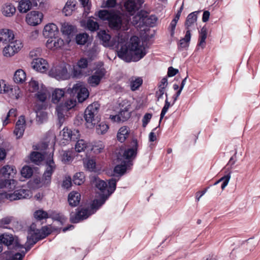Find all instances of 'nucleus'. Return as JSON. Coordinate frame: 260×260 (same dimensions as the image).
I'll return each mask as SVG.
<instances>
[{
    "mask_svg": "<svg viewBox=\"0 0 260 260\" xmlns=\"http://www.w3.org/2000/svg\"><path fill=\"white\" fill-rule=\"evenodd\" d=\"M113 12H109L107 10H100L98 12V16L103 20H108L109 21L110 18Z\"/></svg>",
    "mask_w": 260,
    "mask_h": 260,
    "instance_id": "obj_49",
    "label": "nucleus"
},
{
    "mask_svg": "<svg viewBox=\"0 0 260 260\" xmlns=\"http://www.w3.org/2000/svg\"><path fill=\"white\" fill-rule=\"evenodd\" d=\"M133 147L127 149H120L117 154V159L119 161L131 165V161L136 157L137 154L138 143L135 140L133 141Z\"/></svg>",
    "mask_w": 260,
    "mask_h": 260,
    "instance_id": "obj_4",
    "label": "nucleus"
},
{
    "mask_svg": "<svg viewBox=\"0 0 260 260\" xmlns=\"http://www.w3.org/2000/svg\"><path fill=\"white\" fill-rule=\"evenodd\" d=\"M32 169L28 166L23 167L21 171V175L26 178H30L32 176Z\"/></svg>",
    "mask_w": 260,
    "mask_h": 260,
    "instance_id": "obj_50",
    "label": "nucleus"
},
{
    "mask_svg": "<svg viewBox=\"0 0 260 260\" xmlns=\"http://www.w3.org/2000/svg\"><path fill=\"white\" fill-rule=\"evenodd\" d=\"M41 49L40 48H37L32 50L29 54V56L30 58L34 59V58H38V57L41 55Z\"/></svg>",
    "mask_w": 260,
    "mask_h": 260,
    "instance_id": "obj_56",
    "label": "nucleus"
},
{
    "mask_svg": "<svg viewBox=\"0 0 260 260\" xmlns=\"http://www.w3.org/2000/svg\"><path fill=\"white\" fill-rule=\"evenodd\" d=\"M56 111L59 125H61L65 120V115L68 111L62 107L61 105L57 106Z\"/></svg>",
    "mask_w": 260,
    "mask_h": 260,
    "instance_id": "obj_27",
    "label": "nucleus"
},
{
    "mask_svg": "<svg viewBox=\"0 0 260 260\" xmlns=\"http://www.w3.org/2000/svg\"><path fill=\"white\" fill-rule=\"evenodd\" d=\"M86 27L90 31H94L98 29L99 25L96 21L89 19L86 22Z\"/></svg>",
    "mask_w": 260,
    "mask_h": 260,
    "instance_id": "obj_48",
    "label": "nucleus"
},
{
    "mask_svg": "<svg viewBox=\"0 0 260 260\" xmlns=\"http://www.w3.org/2000/svg\"><path fill=\"white\" fill-rule=\"evenodd\" d=\"M51 73L58 80H64L69 77L67 67L64 64L56 66L52 70Z\"/></svg>",
    "mask_w": 260,
    "mask_h": 260,
    "instance_id": "obj_12",
    "label": "nucleus"
},
{
    "mask_svg": "<svg viewBox=\"0 0 260 260\" xmlns=\"http://www.w3.org/2000/svg\"><path fill=\"white\" fill-rule=\"evenodd\" d=\"M199 13V11H195L189 14L187 17L186 21H185V28L187 30L189 29V27L194 25L197 20V14Z\"/></svg>",
    "mask_w": 260,
    "mask_h": 260,
    "instance_id": "obj_25",
    "label": "nucleus"
},
{
    "mask_svg": "<svg viewBox=\"0 0 260 260\" xmlns=\"http://www.w3.org/2000/svg\"><path fill=\"white\" fill-rule=\"evenodd\" d=\"M28 234L27 237V243L30 245V246H33L39 240L45 238L49 235V232L46 233L41 234L40 230L36 229L35 225L33 224L30 227Z\"/></svg>",
    "mask_w": 260,
    "mask_h": 260,
    "instance_id": "obj_8",
    "label": "nucleus"
},
{
    "mask_svg": "<svg viewBox=\"0 0 260 260\" xmlns=\"http://www.w3.org/2000/svg\"><path fill=\"white\" fill-rule=\"evenodd\" d=\"M72 75L74 78H80L83 76H86V73L83 72L82 69L78 68L74 69Z\"/></svg>",
    "mask_w": 260,
    "mask_h": 260,
    "instance_id": "obj_59",
    "label": "nucleus"
},
{
    "mask_svg": "<svg viewBox=\"0 0 260 260\" xmlns=\"http://www.w3.org/2000/svg\"><path fill=\"white\" fill-rule=\"evenodd\" d=\"M15 182L13 179H0V189L4 187L14 189Z\"/></svg>",
    "mask_w": 260,
    "mask_h": 260,
    "instance_id": "obj_37",
    "label": "nucleus"
},
{
    "mask_svg": "<svg viewBox=\"0 0 260 260\" xmlns=\"http://www.w3.org/2000/svg\"><path fill=\"white\" fill-rule=\"evenodd\" d=\"M118 180L115 178H112L109 180L108 185H107V192L104 193V198L102 202L100 203L98 207L101 206L108 198V197L115 190L116 188V182Z\"/></svg>",
    "mask_w": 260,
    "mask_h": 260,
    "instance_id": "obj_17",
    "label": "nucleus"
},
{
    "mask_svg": "<svg viewBox=\"0 0 260 260\" xmlns=\"http://www.w3.org/2000/svg\"><path fill=\"white\" fill-rule=\"evenodd\" d=\"M106 71L104 69H99L87 80L88 83L92 87L98 86L102 79L105 75Z\"/></svg>",
    "mask_w": 260,
    "mask_h": 260,
    "instance_id": "obj_10",
    "label": "nucleus"
},
{
    "mask_svg": "<svg viewBox=\"0 0 260 260\" xmlns=\"http://www.w3.org/2000/svg\"><path fill=\"white\" fill-rule=\"evenodd\" d=\"M108 128V125L105 122H102L97 125L96 132L99 134H103L107 131Z\"/></svg>",
    "mask_w": 260,
    "mask_h": 260,
    "instance_id": "obj_51",
    "label": "nucleus"
},
{
    "mask_svg": "<svg viewBox=\"0 0 260 260\" xmlns=\"http://www.w3.org/2000/svg\"><path fill=\"white\" fill-rule=\"evenodd\" d=\"M230 174H229L227 175H225L224 177H222L218 181L215 182L214 183V185H216L220 182L223 181V183L221 186V189L223 190L224 189V188L226 186V185H228L229 181L230 180Z\"/></svg>",
    "mask_w": 260,
    "mask_h": 260,
    "instance_id": "obj_54",
    "label": "nucleus"
},
{
    "mask_svg": "<svg viewBox=\"0 0 260 260\" xmlns=\"http://www.w3.org/2000/svg\"><path fill=\"white\" fill-rule=\"evenodd\" d=\"M144 3V0H126L124 4V7L127 12L131 15H133L141 8Z\"/></svg>",
    "mask_w": 260,
    "mask_h": 260,
    "instance_id": "obj_11",
    "label": "nucleus"
},
{
    "mask_svg": "<svg viewBox=\"0 0 260 260\" xmlns=\"http://www.w3.org/2000/svg\"><path fill=\"white\" fill-rule=\"evenodd\" d=\"M134 19H135V21H136V24L138 22V19L139 20H140L142 19V21L143 22L145 23L147 25L150 26H153L157 21V18L154 15H151L149 17H147V16H143L142 18L140 15H138L134 17Z\"/></svg>",
    "mask_w": 260,
    "mask_h": 260,
    "instance_id": "obj_22",
    "label": "nucleus"
},
{
    "mask_svg": "<svg viewBox=\"0 0 260 260\" xmlns=\"http://www.w3.org/2000/svg\"><path fill=\"white\" fill-rule=\"evenodd\" d=\"M42 18L43 14L42 13L34 11L27 14L26 21L28 24L35 26L40 23Z\"/></svg>",
    "mask_w": 260,
    "mask_h": 260,
    "instance_id": "obj_13",
    "label": "nucleus"
},
{
    "mask_svg": "<svg viewBox=\"0 0 260 260\" xmlns=\"http://www.w3.org/2000/svg\"><path fill=\"white\" fill-rule=\"evenodd\" d=\"M109 27L114 30H119L123 27V30H127L126 25L128 23L127 20L122 19V15L119 12H113L108 21Z\"/></svg>",
    "mask_w": 260,
    "mask_h": 260,
    "instance_id": "obj_6",
    "label": "nucleus"
},
{
    "mask_svg": "<svg viewBox=\"0 0 260 260\" xmlns=\"http://www.w3.org/2000/svg\"><path fill=\"white\" fill-rule=\"evenodd\" d=\"M152 117V114L150 113H146L144 116L143 119H142V122H143V126L146 127L150 120L151 119Z\"/></svg>",
    "mask_w": 260,
    "mask_h": 260,
    "instance_id": "obj_64",
    "label": "nucleus"
},
{
    "mask_svg": "<svg viewBox=\"0 0 260 260\" xmlns=\"http://www.w3.org/2000/svg\"><path fill=\"white\" fill-rule=\"evenodd\" d=\"M46 165L47 168L44 174L47 175H52L53 172H54L55 169V165L52 159V155L51 156H50L48 159L47 160Z\"/></svg>",
    "mask_w": 260,
    "mask_h": 260,
    "instance_id": "obj_36",
    "label": "nucleus"
},
{
    "mask_svg": "<svg viewBox=\"0 0 260 260\" xmlns=\"http://www.w3.org/2000/svg\"><path fill=\"white\" fill-rule=\"evenodd\" d=\"M64 95V91L61 89H56L53 92L52 95V102L54 104H57L60 102Z\"/></svg>",
    "mask_w": 260,
    "mask_h": 260,
    "instance_id": "obj_29",
    "label": "nucleus"
},
{
    "mask_svg": "<svg viewBox=\"0 0 260 260\" xmlns=\"http://www.w3.org/2000/svg\"><path fill=\"white\" fill-rule=\"evenodd\" d=\"M191 34L190 30H187L186 32L185 37L180 40L178 47L179 48H186L188 46L189 42L190 40Z\"/></svg>",
    "mask_w": 260,
    "mask_h": 260,
    "instance_id": "obj_38",
    "label": "nucleus"
},
{
    "mask_svg": "<svg viewBox=\"0 0 260 260\" xmlns=\"http://www.w3.org/2000/svg\"><path fill=\"white\" fill-rule=\"evenodd\" d=\"M61 31L63 35H73L76 31L75 27L67 22L61 23Z\"/></svg>",
    "mask_w": 260,
    "mask_h": 260,
    "instance_id": "obj_23",
    "label": "nucleus"
},
{
    "mask_svg": "<svg viewBox=\"0 0 260 260\" xmlns=\"http://www.w3.org/2000/svg\"><path fill=\"white\" fill-rule=\"evenodd\" d=\"M26 79V74L21 69L17 70L14 76V81L17 83H23Z\"/></svg>",
    "mask_w": 260,
    "mask_h": 260,
    "instance_id": "obj_31",
    "label": "nucleus"
},
{
    "mask_svg": "<svg viewBox=\"0 0 260 260\" xmlns=\"http://www.w3.org/2000/svg\"><path fill=\"white\" fill-rule=\"evenodd\" d=\"M121 122H124L127 120L130 117V113L128 111L127 108L121 110L119 113Z\"/></svg>",
    "mask_w": 260,
    "mask_h": 260,
    "instance_id": "obj_52",
    "label": "nucleus"
},
{
    "mask_svg": "<svg viewBox=\"0 0 260 260\" xmlns=\"http://www.w3.org/2000/svg\"><path fill=\"white\" fill-rule=\"evenodd\" d=\"M25 252L16 253L10 256V260H22L24 257Z\"/></svg>",
    "mask_w": 260,
    "mask_h": 260,
    "instance_id": "obj_62",
    "label": "nucleus"
},
{
    "mask_svg": "<svg viewBox=\"0 0 260 260\" xmlns=\"http://www.w3.org/2000/svg\"><path fill=\"white\" fill-rule=\"evenodd\" d=\"M207 28L205 26H204L200 31L199 43L198 45V46L201 47L202 49L205 47V40L207 38Z\"/></svg>",
    "mask_w": 260,
    "mask_h": 260,
    "instance_id": "obj_35",
    "label": "nucleus"
},
{
    "mask_svg": "<svg viewBox=\"0 0 260 260\" xmlns=\"http://www.w3.org/2000/svg\"><path fill=\"white\" fill-rule=\"evenodd\" d=\"M37 113V120L40 123H43V121L47 118V113L45 112L38 111Z\"/></svg>",
    "mask_w": 260,
    "mask_h": 260,
    "instance_id": "obj_57",
    "label": "nucleus"
},
{
    "mask_svg": "<svg viewBox=\"0 0 260 260\" xmlns=\"http://www.w3.org/2000/svg\"><path fill=\"white\" fill-rule=\"evenodd\" d=\"M16 170L14 167L10 165L4 166L0 170V173L5 178H10V176L15 174Z\"/></svg>",
    "mask_w": 260,
    "mask_h": 260,
    "instance_id": "obj_28",
    "label": "nucleus"
},
{
    "mask_svg": "<svg viewBox=\"0 0 260 260\" xmlns=\"http://www.w3.org/2000/svg\"><path fill=\"white\" fill-rule=\"evenodd\" d=\"M34 217L39 220L46 219L49 218V213L43 210H39L34 213Z\"/></svg>",
    "mask_w": 260,
    "mask_h": 260,
    "instance_id": "obj_44",
    "label": "nucleus"
},
{
    "mask_svg": "<svg viewBox=\"0 0 260 260\" xmlns=\"http://www.w3.org/2000/svg\"><path fill=\"white\" fill-rule=\"evenodd\" d=\"M19 89L18 88H14V89L11 88L9 89L8 87H6V85L4 81L0 80V93H8L9 95L10 93L9 92L12 93L13 95L11 96L12 98H15L16 99H18L19 98Z\"/></svg>",
    "mask_w": 260,
    "mask_h": 260,
    "instance_id": "obj_18",
    "label": "nucleus"
},
{
    "mask_svg": "<svg viewBox=\"0 0 260 260\" xmlns=\"http://www.w3.org/2000/svg\"><path fill=\"white\" fill-rule=\"evenodd\" d=\"M84 167L89 171L96 172V162L92 158L87 157L83 159Z\"/></svg>",
    "mask_w": 260,
    "mask_h": 260,
    "instance_id": "obj_26",
    "label": "nucleus"
},
{
    "mask_svg": "<svg viewBox=\"0 0 260 260\" xmlns=\"http://www.w3.org/2000/svg\"><path fill=\"white\" fill-rule=\"evenodd\" d=\"M98 36L105 47H118L120 45L121 48L118 51V56L126 62L137 61L146 54L145 48L138 37H131L128 46H126L122 45L125 41V38L120 34L113 40H111L110 35L105 30H100Z\"/></svg>",
    "mask_w": 260,
    "mask_h": 260,
    "instance_id": "obj_1",
    "label": "nucleus"
},
{
    "mask_svg": "<svg viewBox=\"0 0 260 260\" xmlns=\"http://www.w3.org/2000/svg\"><path fill=\"white\" fill-rule=\"evenodd\" d=\"M90 146H88V144L82 139L79 140L75 145V150L78 152L85 151L88 149Z\"/></svg>",
    "mask_w": 260,
    "mask_h": 260,
    "instance_id": "obj_40",
    "label": "nucleus"
},
{
    "mask_svg": "<svg viewBox=\"0 0 260 260\" xmlns=\"http://www.w3.org/2000/svg\"><path fill=\"white\" fill-rule=\"evenodd\" d=\"M104 146L102 142H99L97 144L93 146L92 148H90L89 149H92L93 152L95 153H101L102 150L104 149Z\"/></svg>",
    "mask_w": 260,
    "mask_h": 260,
    "instance_id": "obj_60",
    "label": "nucleus"
},
{
    "mask_svg": "<svg viewBox=\"0 0 260 260\" xmlns=\"http://www.w3.org/2000/svg\"><path fill=\"white\" fill-rule=\"evenodd\" d=\"M58 33V28L56 24L51 23L46 25L44 28L43 34L46 38L55 37Z\"/></svg>",
    "mask_w": 260,
    "mask_h": 260,
    "instance_id": "obj_16",
    "label": "nucleus"
},
{
    "mask_svg": "<svg viewBox=\"0 0 260 260\" xmlns=\"http://www.w3.org/2000/svg\"><path fill=\"white\" fill-rule=\"evenodd\" d=\"M32 68L37 71L44 73L49 69L47 62L42 58H34L31 62Z\"/></svg>",
    "mask_w": 260,
    "mask_h": 260,
    "instance_id": "obj_14",
    "label": "nucleus"
},
{
    "mask_svg": "<svg viewBox=\"0 0 260 260\" xmlns=\"http://www.w3.org/2000/svg\"><path fill=\"white\" fill-rule=\"evenodd\" d=\"M24 126H19L15 125V128L14 131V134L17 137V138H20L23 134L24 131Z\"/></svg>",
    "mask_w": 260,
    "mask_h": 260,
    "instance_id": "obj_58",
    "label": "nucleus"
},
{
    "mask_svg": "<svg viewBox=\"0 0 260 260\" xmlns=\"http://www.w3.org/2000/svg\"><path fill=\"white\" fill-rule=\"evenodd\" d=\"M43 159L42 154L39 152H33L30 155V160L36 164H38Z\"/></svg>",
    "mask_w": 260,
    "mask_h": 260,
    "instance_id": "obj_47",
    "label": "nucleus"
},
{
    "mask_svg": "<svg viewBox=\"0 0 260 260\" xmlns=\"http://www.w3.org/2000/svg\"><path fill=\"white\" fill-rule=\"evenodd\" d=\"M62 138L67 141H76L79 137V132L77 129L71 130L64 128L60 132Z\"/></svg>",
    "mask_w": 260,
    "mask_h": 260,
    "instance_id": "obj_15",
    "label": "nucleus"
},
{
    "mask_svg": "<svg viewBox=\"0 0 260 260\" xmlns=\"http://www.w3.org/2000/svg\"><path fill=\"white\" fill-rule=\"evenodd\" d=\"M48 94L49 92L46 89H42L38 92L36 97L40 101L43 102L47 99Z\"/></svg>",
    "mask_w": 260,
    "mask_h": 260,
    "instance_id": "obj_46",
    "label": "nucleus"
},
{
    "mask_svg": "<svg viewBox=\"0 0 260 260\" xmlns=\"http://www.w3.org/2000/svg\"><path fill=\"white\" fill-rule=\"evenodd\" d=\"M15 7L11 4H6L2 9L3 14L7 17L12 16L15 13Z\"/></svg>",
    "mask_w": 260,
    "mask_h": 260,
    "instance_id": "obj_33",
    "label": "nucleus"
},
{
    "mask_svg": "<svg viewBox=\"0 0 260 260\" xmlns=\"http://www.w3.org/2000/svg\"><path fill=\"white\" fill-rule=\"evenodd\" d=\"M76 105V101L74 99H70L67 101L63 105H61L62 107L69 111L70 109L74 107Z\"/></svg>",
    "mask_w": 260,
    "mask_h": 260,
    "instance_id": "obj_53",
    "label": "nucleus"
},
{
    "mask_svg": "<svg viewBox=\"0 0 260 260\" xmlns=\"http://www.w3.org/2000/svg\"><path fill=\"white\" fill-rule=\"evenodd\" d=\"M75 0H68L64 7L62 10V12L66 16L70 15L75 6Z\"/></svg>",
    "mask_w": 260,
    "mask_h": 260,
    "instance_id": "obj_34",
    "label": "nucleus"
},
{
    "mask_svg": "<svg viewBox=\"0 0 260 260\" xmlns=\"http://www.w3.org/2000/svg\"><path fill=\"white\" fill-rule=\"evenodd\" d=\"M31 197V192L28 189L20 188L16 190L13 193H7L6 196L7 199L10 201L21 200Z\"/></svg>",
    "mask_w": 260,
    "mask_h": 260,
    "instance_id": "obj_9",
    "label": "nucleus"
},
{
    "mask_svg": "<svg viewBox=\"0 0 260 260\" xmlns=\"http://www.w3.org/2000/svg\"><path fill=\"white\" fill-rule=\"evenodd\" d=\"M14 43H9L7 46H6L3 50L4 56L6 57H11L14 55L16 52V48H15Z\"/></svg>",
    "mask_w": 260,
    "mask_h": 260,
    "instance_id": "obj_32",
    "label": "nucleus"
},
{
    "mask_svg": "<svg viewBox=\"0 0 260 260\" xmlns=\"http://www.w3.org/2000/svg\"><path fill=\"white\" fill-rule=\"evenodd\" d=\"M13 219V217L7 216L0 220V226H2L6 224H9Z\"/></svg>",
    "mask_w": 260,
    "mask_h": 260,
    "instance_id": "obj_63",
    "label": "nucleus"
},
{
    "mask_svg": "<svg viewBox=\"0 0 260 260\" xmlns=\"http://www.w3.org/2000/svg\"><path fill=\"white\" fill-rule=\"evenodd\" d=\"M64 44L62 39L60 38H56L55 37L50 38L46 43L47 47L50 49L58 48L61 47Z\"/></svg>",
    "mask_w": 260,
    "mask_h": 260,
    "instance_id": "obj_20",
    "label": "nucleus"
},
{
    "mask_svg": "<svg viewBox=\"0 0 260 260\" xmlns=\"http://www.w3.org/2000/svg\"><path fill=\"white\" fill-rule=\"evenodd\" d=\"M49 218L59 221L61 224L66 221V218L63 215L55 211H51L49 212Z\"/></svg>",
    "mask_w": 260,
    "mask_h": 260,
    "instance_id": "obj_41",
    "label": "nucleus"
},
{
    "mask_svg": "<svg viewBox=\"0 0 260 260\" xmlns=\"http://www.w3.org/2000/svg\"><path fill=\"white\" fill-rule=\"evenodd\" d=\"M88 35L86 33L79 34L76 36V41L78 44H85L88 39Z\"/></svg>",
    "mask_w": 260,
    "mask_h": 260,
    "instance_id": "obj_45",
    "label": "nucleus"
},
{
    "mask_svg": "<svg viewBox=\"0 0 260 260\" xmlns=\"http://www.w3.org/2000/svg\"><path fill=\"white\" fill-rule=\"evenodd\" d=\"M121 162L120 165H117L114 168V172L116 174H119L120 176L123 175L126 171L127 166L130 165L126 164Z\"/></svg>",
    "mask_w": 260,
    "mask_h": 260,
    "instance_id": "obj_42",
    "label": "nucleus"
},
{
    "mask_svg": "<svg viewBox=\"0 0 260 260\" xmlns=\"http://www.w3.org/2000/svg\"><path fill=\"white\" fill-rule=\"evenodd\" d=\"M84 175L83 173H77L73 177V181L76 185H80L84 182Z\"/></svg>",
    "mask_w": 260,
    "mask_h": 260,
    "instance_id": "obj_43",
    "label": "nucleus"
},
{
    "mask_svg": "<svg viewBox=\"0 0 260 260\" xmlns=\"http://www.w3.org/2000/svg\"><path fill=\"white\" fill-rule=\"evenodd\" d=\"M95 186L101 191V199L93 200L91 205V209L81 208L79 209L76 213H71L70 214V220L73 223H77L81 220L88 218L91 214L93 213V209H98L100 207V203L103 201L104 193L107 192V184L106 182L102 180H95Z\"/></svg>",
    "mask_w": 260,
    "mask_h": 260,
    "instance_id": "obj_2",
    "label": "nucleus"
},
{
    "mask_svg": "<svg viewBox=\"0 0 260 260\" xmlns=\"http://www.w3.org/2000/svg\"><path fill=\"white\" fill-rule=\"evenodd\" d=\"M100 104L94 102L89 105L84 112V118L86 121V126L88 128H92L100 121L99 114Z\"/></svg>",
    "mask_w": 260,
    "mask_h": 260,
    "instance_id": "obj_3",
    "label": "nucleus"
},
{
    "mask_svg": "<svg viewBox=\"0 0 260 260\" xmlns=\"http://www.w3.org/2000/svg\"><path fill=\"white\" fill-rule=\"evenodd\" d=\"M67 92L73 96L77 94L76 98L80 103L84 102L89 96L88 89L81 82L74 84L72 88L68 89Z\"/></svg>",
    "mask_w": 260,
    "mask_h": 260,
    "instance_id": "obj_5",
    "label": "nucleus"
},
{
    "mask_svg": "<svg viewBox=\"0 0 260 260\" xmlns=\"http://www.w3.org/2000/svg\"><path fill=\"white\" fill-rule=\"evenodd\" d=\"M60 154L62 161L64 163L69 162L72 159L71 152L69 151H62Z\"/></svg>",
    "mask_w": 260,
    "mask_h": 260,
    "instance_id": "obj_55",
    "label": "nucleus"
},
{
    "mask_svg": "<svg viewBox=\"0 0 260 260\" xmlns=\"http://www.w3.org/2000/svg\"><path fill=\"white\" fill-rule=\"evenodd\" d=\"M81 198L80 194L77 191H72L68 196V202L70 206H77L80 202Z\"/></svg>",
    "mask_w": 260,
    "mask_h": 260,
    "instance_id": "obj_21",
    "label": "nucleus"
},
{
    "mask_svg": "<svg viewBox=\"0 0 260 260\" xmlns=\"http://www.w3.org/2000/svg\"><path fill=\"white\" fill-rule=\"evenodd\" d=\"M0 242L5 245L9 249L22 248L23 246L19 242L17 237L11 234H4L0 236Z\"/></svg>",
    "mask_w": 260,
    "mask_h": 260,
    "instance_id": "obj_7",
    "label": "nucleus"
},
{
    "mask_svg": "<svg viewBox=\"0 0 260 260\" xmlns=\"http://www.w3.org/2000/svg\"><path fill=\"white\" fill-rule=\"evenodd\" d=\"M131 89L133 91H135L142 84V80L140 78L132 77L129 79Z\"/></svg>",
    "mask_w": 260,
    "mask_h": 260,
    "instance_id": "obj_39",
    "label": "nucleus"
},
{
    "mask_svg": "<svg viewBox=\"0 0 260 260\" xmlns=\"http://www.w3.org/2000/svg\"><path fill=\"white\" fill-rule=\"evenodd\" d=\"M32 5L29 0H21L19 3L18 10L20 13H26L31 8Z\"/></svg>",
    "mask_w": 260,
    "mask_h": 260,
    "instance_id": "obj_24",
    "label": "nucleus"
},
{
    "mask_svg": "<svg viewBox=\"0 0 260 260\" xmlns=\"http://www.w3.org/2000/svg\"><path fill=\"white\" fill-rule=\"evenodd\" d=\"M14 39L13 31L7 29H3L0 31V41L3 43H10Z\"/></svg>",
    "mask_w": 260,
    "mask_h": 260,
    "instance_id": "obj_19",
    "label": "nucleus"
},
{
    "mask_svg": "<svg viewBox=\"0 0 260 260\" xmlns=\"http://www.w3.org/2000/svg\"><path fill=\"white\" fill-rule=\"evenodd\" d=\"M129 135V129L126 126L121 127L117 135V139L120 142H123Z\"/></svg>",
    "mask_w": 260,
    "mask_h": 260,
    "instance_id": "obj_30",
    "label": "nucleus"
},
{
    "mask_svg": "<svg viewBox=\"0 0 260 260\" xmlns=\"http://www.w3.org/2000/svg\"><path fill=\"white\" fill-rule=\"evenodd\" d=\"M78 67L81 69H84L87 67L88 61L85 58H81L78 62Z\"/></svg>",
    "mask_w": 260,
    "mask_h": 260,
    "instance_id": "obj_61",
    "label": "nucleus"
}]
</instances>
